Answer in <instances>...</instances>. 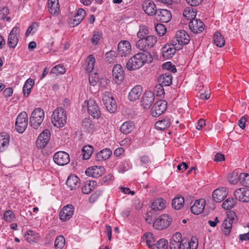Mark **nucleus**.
I'll return each instance as SVG.
<instances>
[{"label": "nucleus", "mask_w": 249, "mask_h": 249, "mask_svg": "<svg viewBox=\"0 0 249 249\" xmlns=\"http://www.w3.org/2000/svg\"><path fill=\"white\" fill-rule=\"evenodd\" d=\"M190 41V36L184 30L178 31L176 36L172 40V44L177 48L178 50H180L183 45H186Z\"/></svg>", "instance_id": "20e7f679"}, {"label": "nucleus", "mask_w": 249, "mask_h": 249, "mask_svg": "<svg viewBox=\"0 0 249 249\" xmlns=\"http://www.w3.org/2000/svg\"><path fill=\"white\" fill-rule=\"evenodd\" d=\"M168 241L165 239H160L155 243L150 249H166Z\"/></svg>", "instance_id": "ea45409f"}, {"label": "nucleus", "mask_w": 249, "mask_h": 249, "mask_svg": "<svg viewBox=\"0 0 249 249\" xmlns=\"http://www.w3.org/2000/svg\"><path fill=\"white\" fill-rule=\"evenodd\" d=\"M142 92V87L140 85H137L131 89L128 94V98L130 101H135L139 98Z\"/></svg>", "instance_id": "393cba45"}, {"label": "nucleus", "mask_w": 249, "mask_h": 249, "mask_svg": "<svg viewBox=\"0 0 249 249\" xmlns=\"http://www.w3.org/2000/svg\"><path fill=\"white\" fill-rule=\"evenodd\" d=\"M183 16L188 20L195 19L196 16V12L192 8H187L184 9Z\"/></svg>", "instance_id": "c03bdc74"}, {"label": "nucleus", "mask_w": 249, "mask_h": 249, "mask_svg": "<svg viewBox=\"0 0 249 249\" xmlns=\"http://www.w3.org/2000/svg\"><path fill=\"white\" fill-rule=\"evenodd\" d=\"M104 172V168L102 166H94L88 168L85 172L87 176L93 178H98L101 176Z\"/></svg>", "instance_id": "5701e85b"}, {"label": "nucleus", "mask_w": 249, "mask_h": 249, "mask_svg": "<svg viewBox=\"0 0 249 249\" xmlns=\"http://www.w3.org/2000/svg\"><path fill=\"white\" fill-rule=\"evenodd\" d=\"M74 208L71 205H68L63 208L59 213V218L62 221L69 220L73 214Z\"/></svg>", "instance_id": "2eb2a0df"}, {"label": "nucleus", "mask_w": 249, "mask_h": 249, "mask_svg": "<svg viewBox=\"0 0 249 249\" xmlns=\"http://www.w3.org/2000/svg\"><path fill=\"white\" fill-rule=\"evenodd\" d=\"M233 223L229 220L226 219L224 220L222 225L224 228L223 232L226 236H228L230 234Z\"/></svg>", "instance_id": "a18cd8bd"}, {"label": "nucleus", "mask_w": 249, "mask_h": 249, "mask_svg": "<svg viewBox=\"0 0 249 249\" xmlns=\"http://www.w3.org/2000/svg\"><path fill=\"white\" fill-rule=\"evenodd\" d=\"M172 220V218L168 215L162 214L154 221L153 226L158 230H162L170 226Z\"/></svg>", "instance_id": "423d86ee"}, {"label": "nucleus", "mask_w": 249, "mask_h": 249, "mask_svg": "<svg viewBox=\"0 0 249 249\" xmlns=\"http://www.w3.org/2000/svg\"><path fill=\"white\" fill-rule=\"evenodd\" d=\"M140 161L142 165H143L145 167L149 165L151 162V160L149 157L146 155L142 156L140 158Z\"/></svg>", "instance_id": "4d7b16f0"}, {"label": "nucleus", "mask_w": 249, "mask_h": 249, "mask_svg": "<svg viewBox=\"0 0 249 249\" xmlns=\"http://www.w3.org/2000/svg\"><path fill=\"white\" fill-rule=\"evenodd\" d=\"M143 240H145L146 245L150 249L155 243V240L153 236V234L150 232H147L144 234Z\"/></svg>", "instance_id": "79ce46f5"}, {"label": "nucleus", "mask_w": 249, "mask_h": 249, "mask_svg": "<svg viewBox=\"0 0 249 249\" xmlns=\"http://www.w3.org/2000/svg\"><path fill=\"white\" fill-rule=\"evenodd\" d=\"M204 24L199 19H193L189 23L190 30L194 33L199 34L204 30Z\"/></svg>", "instance_id": "412c9836"}, {"label": "nucleus", "mask_w": 249, "mask_h": 249, "mask_svg": "<svg viewBox=\"0 0 249 249\" xmlns=\"http://www.w3.org/2000/svg\"><path fill=\"white\" fill-rule=\"evenodd\" d=\"M239 180V176L236 172H234L229 178V181L231 184H235Z\"/></svg>", "instance_id": "0e129e2a"}, {"label": "nucleus", "mask_w": 249, "mask_h": 249, "mask_svg": "<svg viewBox=\"0 0 249 249\" xmlns=\"http://www.w3.org/2000/svg\"><path fill=\"white\" fill-rule=\"evenodd\" d=\"M115 52L113 51H110L108 52H107L105 54V56L107 59V61L109 62H113L114 60V58L115 57Z\"/></svg>", "instance_id": "13d9d810"}, {"label": "nucleus", "mask_w": 249, "mask_h": 249, "mask_svg": "<svg viewBox=\"0 0 249 249\" xmlns=\"http://www.w3.org/2000/svg\"><path fill=\"white\" fill-rule=\"evenodd\" d=\"M157 42V38L156 36L152 35L147 36L146 37L140 39L136 42V47L146 53L156 45Z\"/></svg>", "instance_id": "7ed1b4c3"}, {"label": "nucleus", "mask_w": 249, "mask_h": 249, "mask_svg": "<svg viewBox=\"0 0 249 249\" xmlns=\"http://www.w3.org/2000/svg\"><path fill=\"white\" fill-rule=\"evenodd\" d=\"M3 217L6 221L11 222L14 219V214L12 211L7 210L5 212Z\"/></svg>", "instance_id": "5fc2aeb1"}, {"label": "nucleus", "mask_w": 249, "mask_h": 249, "mask_svg": "<svg viewBox=\"0 0 249 249\" xmlns=\"http://www.w3.org/2000/svg\"><path fill=\"white\" fill-rule=\"evenodd\" d=\"M103 34L101 31H94L92 37L91 38V42L93 45H97L102 38Z\"/></svg>", "instance_id": "49530a36"}, {"label": "nucleus", "mask_w": 249, "mask_h": 249, "mask_svg": "<svg viewBox=\"0 0 249 249\" xmlns=\"http://www.w3.org/2000/svg\"><path fill=\"white\" fill-rule=\"evenodd\" d=\"M205 205V201L204 199L196 200L191 207V212L195 214H199L203 211Z\"/></svg>", "instance_id": "a878e982"}, {"label": "nucleus", "mask_w": 249, "mask_h": 249, "mask_svg": "<svg viewBox=\"0 0 249 249\" xmlns=\"http://www.w3.org/2000/svg\"><path fill=\"white\" fill-rule=\"evenodd\" d=\"M153 214V211L152 210H150L146 213L145 214V216L144 217L145 222L149 224H151L153 223V218L152 215Z\"/></svg>", "instance_id": "bf43d9fd"}, {"label": "nucleus", "mask_w": 249, "mask_h": 249, "mask_svg": "<svg viewBox=\"0 0 249 249\" xmlns=\"http://www.w3.org/2000/svg\"><path fill=\"white\" fill-rule=\"evenodd\" d=\"M167 103L164 100H160L156 102L151 109V115L157 117L162 114L166 109Z\"/></svg>", "instance_id": "1a4fd4ad"}, {"label": "nucleus", "mask_w": 249, "mask_h": 249, "mask_svg": "<svg viewBox=\"0 0 249 249\" xmlns=\"http://www.w3.org/2000/svg\"><path fill=\"white\" fill-rule=\"evenodd\" d=\"M171 116L165 117L161 120L156 122L155 124V127L160 130H164L168 128L171 124Z\"/></svg>", "instance_id": "b1692460"}, {"label": "nucleus", "mask_w": 249, "mask_h": 249, "mask_svg": "<svg viewBox=\"0 0 249 249\" xmlns=\"http://www.w3.org/2000/svg\"><path fill=\"white\" fill-rule=\"evenodd\" d=\"M152 56L149 53H140L131 57L126 63V68L129 71L138 69L146 63H150L152 61Z\"/></svg>", "instance_id": "f257e3e1"}, {"label": "nucleus", "mask_w": 249, "mask_h": 249, "mask_svg": "<svg viewBox=\"0 0 249 249\" xmlns=\"http://www.w3.org/2000/svg\"><path fill=\"white\" fill-rule=\"evenodd\" d=\"M89 113L94 118H98L101 112L98 106L93 100L89 99L87 102Z\"/></svg>", "instance_id": "aec40b11"}, {"label": "nucleus", "mask_w": 249, "mask_h": 249, "mask_svg": "<svg viewBox=\"0 0 249 249\" xmlns=\"http://www.w3.org/2000/svg\"><path fill=\"white\" fill-rule=\"evenodd\" d=\"M176 50L177 48L173 45H165L162 49V56L166 59H170L174 55Z\"/></svg>", "instance_id": "cd10ccee"}, {"label": "nucleus", "mask_w": 249, "mask_h": 249, "mask_svg": "<svg viewBox=\"0 0 249 249\" xmlns=\"http://www.w3.org/2000/svg\"><path fill=\"white\" fill-rule=\"evenodd\" d=\"M129 168V165L126 161H124L120 163L119 167V171L121 173H124Z\"/></svg>", "instance_id": "69168bd1"}, {"label": "nucleus", "mask_w": 249, "mask_h": 249, "mask_svg": "<svg viewBox=\"0 0 249 249\" xmlns=\"http://www.w3.org/2000/svg\"><path fill=\"white\" fill-rule=\"evenodd\" d=\"M87 65L86 66L87 71L90 73L94 69V66L95 62V59L93 55H90L88 56L87 59Z\"/></svg>", "instance_id": "a19ab883"}, {"label": "nucleus", "mask_w": 249, "mask_h": 249, "mask_svg": "<svg viewBox=\"0 0 249 249\" xmlns=\"http://www.w3.org/2000/svg\"><path fill=\"white\" fill-rule=\"evenodd\" d=\"M155 99L154 93L151 91H146L143 94L141 103L142 106L145 109L150 108Z\"/></svg>", "instance_id": "4468645a"}, {"label": "nucleus", "mask_w": 249, "mask_h": 249, "mask_svg": "<svg viewBox=\"0 0 249 249\" xmlns=\"http://www.w3.org/2000/svg\"><path fill=\"white\" fill-rule=\"evenodd\" d=\"M26 240L29 242H31L33 241V240L35 239V235L33 234V231H28L27 232V234L25 235Z\"/></svg>", "instance_id": "338daca9"}, {"label": "nucleus", "mask_w": 249, "mask_h": 249, "mask_svg": "<svg viewBox=\"0 0 249 249\" xmlns=\"http://www.w3.org/2000/svg\"><path fill=\"white\" fill-rule=\"evenodd\" d=\"M54 162L60 166L67 164L70 161L69 155L64 151H59L55 153L53 157Z\"/></svg>", "instance_id": "9d476101"}, {"label": "nucleus", "mask_w": 249, "mask_h": 249, "mask_svg": "<svg viewBox=\"0 0 249 249\" xmlns=\"http://www.w3.org/2000/svg\"><path fill=\"white\" fill-rule=\"evenodd\" d=\"M148 33V28L144 26H142L140 27V30L137 33V36L140 39L146 37Z\"/></svg>", "instance_id": "3c124183"}, {"label": "nucleus", "mask_w": 249, "mask_h": 249, "mask_svg": "<svg viewBox=\"0 0 249 249\" xmlns=\"http://www.w3.org/2000/svg\"><path fill=\"white\" fill-rule=\"evenodd\" d=\"M162 68L163 70L169 71L168 72L175 73L177 71V69L175 66L172 65L171 62H167L162 65Z\"/></svg>", "instance_id": "603ef678"}, {"label": "nucleus", "mask_w": 249, "mask_h": 249, "mask_svg": "<svg viewBox=\"0 0 249 249\" xmlns=\"http://www.w3.org/2000/svg\"><path fill=\"white\" fill-rule=\"evenodd\" d=\"M134 124L131 121H127L124 123L120 127V131L124 134L131 132L134 128Z\"/></svg>", "instance_id": "473e14b6"}, {"label": "nucleus", "mask_w": 249, "mask_h": 249, "mask_svg": "<svg viewBox=\"0 0 249 249\" xmlns=\"http://www.w3.org/2000/svg\"><path fill=\"white\" fill-rule=\"evenodd\" d=\"M66 71L65 68L62 65H58L57 66H54L52 68L51 71V73L53 74H62L64 73Z\"/></svg>", "instance_id": "8fccbe9b"}, {"label": "nucleus", "mask_w": 249, "mask_h": 249, "mask_svg": "<svg viewBox=\"0 0 249 249\" xmlns=\"http://www.w3.org/2000/svg\"><path fill=\"white\" fill-rule=\"evenodd\" d=\"M19 29L17 26L14 27L11 31L7 42V44L10 47L14 48L16 46L18 42L17 35L19 34Z\"/></svg>", "instance_id": "f3484780"}, {"label": "nucleus", "mask_w": 249, "mask_h": 249, "mask_svg": "<svg viewBox=\"0 0 249 249\" xmlns=\"http://www.w3.org/2000/svg\"><path fill=\"white\" fill-rule=\"evenodd\" d=\"M179 249H190V245L189 244V242L185 240H182L181 245L179 246Z\"/></svg>", "instance_id": "774afa93"}, {"label": "nucleus", "mask_w": 249, "mask_h": 249, "mask_svg": "<svg viewBox=\"0 0 249 249\" xmlns=\"http://www.w3.org/2000/svg\"><path fill=\"white\" fill-rule=\"evenodd\" d=\"M142 9L146 14L150 16L156 15L158 11L155 4L150 0H146L143 2Z\"/></svg>", "instance_id": "dca6fc26"}, {"label": "nucleus", "mask_w": 249, "mask_h": 249, "mask_svg": "<svg viewBox=\"0 0 249 249\" xmlns=\"http://www.w3.org/2000/svg\"><path fill=\"white\" fill-rule=\"evenodd\" d=\"M112 154V151L108 148L101 150L96 155L95 159L97 161L107 160Z\"/></svg>", "instance_id": "7c9ffc66"}, {"label": "nucleus", "mask_w": 249, "mask_h": 249, "mask_svg": "<svg viewBox=\"0 0 249 249\" xmlns=\"http://www.w3.org/2000/svg\"><path fill=\"white\" fill-rule=\"evenodd\" d=\"M214 43L218 47H222L225 45L224 37L219 32H215L213 36Z\"/></svg>", "instance_id": "58836bf2"}, {"label": "nucleus", "mask_w": 249, "mask_h": 249, "mask_svg": "<svg viewBox=\"0 0 249 249\" xmlns=\"http://www.w3.org/2000/svg\"><path fill=\"white\" fill-rule=\"evenodd\" d=\"M165 207V201L161 198L155 200L151 205L153 211H161Z\"/></svg>", "instance_id": "f704fd0d"}, {"label": "nucleus", "mask_w": 249, "mask_h": 249, "mask_svg": "<svg viewBox=\"0 0 249 249\" xmlns=\"http://www.w3.org/2000/svg\"><path fill=\"white\" fill-rule=\"evenodd\" d=\"M51 133L48 129H45L38 137L36 143L37 147L42 149L45 147L49 142Z\"/></svg>", "instance_id": "9b49d317"}, {"label": "nucleus", "mask_w": 249, "mask_h": 249, "mask_svg": "<svg viewBox=\"0 0 249 249\" xmlns=\"http://www.w3.org/2000/svg\"><path fill=\"white\" fill-rule=\"evenodd\" d=\"M66 184L71 190L75 189L80 186L79 179L75 175H70L68 178Z\"/></svg>", "instance_id": "c756f323"}, {"label": "nucleus", "mask_w": 249, "mask_h": 249, "mask_svg": "<svg viewBox=\"0 0 249 249\" xmlns=\"http://www.w3.org/2000/svg\"><path fill=\"white\" fill-rule=\"evenodd\" d=\"M182 240H185L182 239V235L180 232H176L171 238L170 241L173 242H181Z\"/></svg>", "instance_id": "052dcab7"}, {"label": "nucleus", "mask_w": 249, "mask_h": 249, "mask_svg": "<svg viewBox=\"0 0 249 249\" xmlns=\"http://www.w3.org/2000/svg\"><path fill=\"white\" fill-rule=\"evenodd\" d=\"M16 129L19 133H23L28 125V115L26 112L23 111L18 116L16 123Z\"/></svg>", "instance_id": "6e6552de"}, {"label": "nucleus", "mask_w": 249, "mask_h": 249, "mask_svg": "<svg viewBox=\"0 0 249 249\" xmlns=\"http://www.w3.org/2000/svg\"><path fill=\"white\" fill-rule=\"evenodd\" d=\"M44 118V112L40 108H36L32 112L30 117L31 125L35 129H37L41 124Z\"/></svg>", "instance_id": "39448f33"}, {"label": "nucleus", "mask_w": 249, "mask_h": 249, "mask_svg": "<svg viewBox=\"0 0 249 249\" xmlns=\"http://www.w3.org/2000/svg\"><path fill=\"white\" fill-rule=\"evenodd\" d=\"M112 78L117 84H120L124 78V72L123 67L120 64L115 65L112 70Z\"/></svg>", "instance_id": "ddd939ff"}, {"label": "nucleus", "mask_w": 249, "mask_h": 249, "mask_svg": "<svg viewBox=\"0 0 249 249\" xmlns=\"http://www.w3.org/2000/svg\"><path fill=\"white\" fill-rule=\"evenodd\" d=\"M236 201L233 198L227 199L222 204V207L224 209L229 210L232 208L236 204Z\"/></svg>", "instance_id": "de8ad7c7"}, {"label": "nucleus", "mask_w": 249, "mask_h": 249, "mask_svg": "<svg viewBox=\"0 0 249 249\" xmlns=\"http://www.w3.org/2000/svg\"><path fill=\"white\" fill-rule=\"evenodd\" d=\"M239 180L242 185L249 187V174L245 173H240Z\"/></svg>", "instance_id": "37998d69"}, {"label": "nucleus", "mask_w": 249, "mask_h": 249, "mask_svg": "<svg viewBox=\"0 0 249 249\" xmlns=\"http://www.w3.org/2000/svg\"><path fill=\"white\" fill-rule=\"evenodd\" d=\"M163 86L160 84L159 85L155 87L154 92H157L158 96L161 97L164 94V91L163 89Z\"/></svg>", "instance_id": "680f3d73"}, {"label": "nucleus", "mask_w": 249, "mask_h": 249, "mask_svg": "<svg viewBox=\"0 0 249 249\" xmlns=\"http://www.w3.org/2000/svg\"><path fill=\"white\" fill-rule=\"evenodd\" d=\"M226 219L229 220L230 221L232 222V223L235 222L237 220V215L233 211H230L227 213V217Z\"/></svg>", "instance_id": "6e6d98bb"}, {"label": "nucleus", "mask_w": 249, "mask_h": 249, "mask_svg": "<svg viewBox=\"0 0 249 249\" xmlns=\"http://www.w3.org/2000/svg\"><path fill=\"white\" fill-rule=\"evenodd\" d=\"M66 112L62 107L56 108L52 116V122L54 126L57 127L63 126L66 123Z\"/></svg>", "instance_id": "f03ea898"}, {"label": "nucleus", "mask_w": 249, "mask_h": 249, "mask_svg": "<svg viewBox=\"0 0 249 249\" xmlns=\"http://www.w3.org/2000/svg\"><path fill=\"white\" fill-rule=\"evenodd\" d=\"M184 203V198L181 196H178L177 197L172 200V205L175 209L179 210L183 206Z\"/></svg>", "instance_id": "e433bc0d"}, {"label": "nucleus", "mask_w": 249, "mask_h": 249, "mask_svg": "<svg viewBox=\"0 0 249 249\" xmlns=\"http://www.w3.org/2000/svg\"><path fill=\"white\" fill-rule=\"evenodd\" d=\"M156 19L161 22H168L171 18L172 15L170 12L166 9H159L157 11Z\"/></svg>", "instance_id": "6ab92c4d"}, {"label": "nucleus", "mask_w": 249, "mask_h": 249, "mask_svg": "<svg viewBox=\"0 0 249 249\" xmlns=\"http://www.w3.org/2000/svg\"><path fill=\"white\" fill-rule=\"evenodd\" d=\"M48 6L50 13L53 16H57L60 12L58 0H48Z\"/></svg>", "instance_id": "bb28decb"}, {"label": "nucleus", "mask_w": 249, "mask_h": 249, "mask_svg": "<svg viewBox=\"0 0 249 249\" xmlns=\"http://www.w3.org/2000/svg\"><path fill=\"white\" fill-rule=\"evenodd\" d=\"M172 75L170 72H166L158 77L159 83L162 86H169L172 84Z\"/></svg>", "instance_id": "c85d7f7f"}, {"label": "nucleus", "mask_w": 249, "mask_h": 249, "mask_svg": "<svg viewBox=\"0 0 249 249\" xmlns=\"http://www.w3.org/2000/svg\"><path fill=\"white\" fill-rule=\"evenodd\" d=\"M227 194L225 188H219L213 192V198L215 202L220 203L224 199Z\"/></svg>", "instance_id": "4be33fe9"}, {"label": "nucleus", "mask_w": 249, "mask_h": 249, "mask_svg": "<svg viewBox=\"0 0 249 249\" xmlns=\"http://www.w3.org/2000/svg\"><path fill=\"white\" fill-rule=\"evenodd\" d=\"M34 83L33 79L29 78L26 80L23 87V93L24 96L27 97L29 95Z\"/></svg>", "instance_id": "c9c22d12"}, {"label": "nucleus", "mask_w": 249, "mask_h": 249, "mask_svg": "<svg viewBox=\"0 0 249 249\" xmlns=\"http://www.w3.org/2000/svg\"><path fill=\"white\" fill-rule=\"evenodd\" d=\"M65 239L63 236H57L55 240L54 246L56 249H62L65 245Z\"/></svg>", "instance_id": "09e8293b"}, {"label": "nucleus", "mask_w": 249, "mask_h": 249, "mask_svg": "<svg viewBox=\"0 0 249 249\" xmlns=\"http://www.w3.org/2000/svg\"><path fill=\"white\" fill-rule=\"evenodd\" d=\"M83 20L82 18L79 17H76V16H74L73 19H71L70 22V25L71 27H75L78 25H79L80 22Z\"/></svg>", "instance_id": "e2e57ef3"}, {"label": "nucleus", "mask_w": 249, "mask_h": 249, "mask_svg": "<svg viewBox=\"0 0 249 249\" xmlns=\"http://www.w3.org/2000/svg\"><path fill=\"white\" fill-rule=\"evenodd\" d=\"M156 31L157 33L160 36H163L166 32V28L165 26L162 24H157L155 27Z\"/></svg>", "instance_id": "864d4df0"}, {"label": "nucleus", "mask_w": 249, "mask_h": 249, "mask_svg": "<svg viewBox=\"0 0 249 249\" xmlns=\"http://www.w3.org/2000/svg\"><path fill=\"white\" fill-rule=\"evenodd\" d=\"M83 159L86 160L89 159L93 152V147L88 145L84 146L82 149Z\"/></svg>", "instance_id": "4c0bfd02"}, {"label": "nucleus", "mask_w": 249, "mask_h": 249, "mask_svg": "<svg viewBox=\"0 0 249 249\" xmlns=\"http://www.w3.org/2000/svg\"><path fill=\"white\" fill-rule=\"evenodd\" d=\"M236 199L242 202H249V189L246 188L237 189L234 193Z\"/></svg>", "instance_id": "f8f14e48"}, {"label": "nucleus", "mask_w": 249, "mask_h": 249, "mask_svg": "<svg viewBox=\"0 0 249 249\" xmlns=\"http://www.w3.org/2000/svg\"><path fill=\"white\" fill-rule=\"evenodd\" d=\"M118 51L122 56L130 54L131 51L130 43L126 40L121 41L118 45Z\"/></svg>", "instance_id": "a211bd4d"}, {"label": "nucleus", "mask_w": 249, "mask_h": 249, "mask_svg": "<svg viewBox=\"0 0 249 249\" xmlns=\"http://www.w3.org/2000/svg\"><path fill=\"white\" fill-rule=\"evenodd\" d=\"M10 141L9 136L6 133L0 134V151L5 150L9 145Z\"/></svg>", "instance_id": "2f4dec72"}, {"label": "nucleus", "mask_w": 249, "mask_h": 249, "mask_svg": "<svg viewBox=\"0 0 249 249\" xmlns=\"http://www.w3.org/2000/svg\"><path fill=\"white\" fill-rule=\"evenodd\" d=\"M97 183L95 180H89L85 183L82 188V192L85 194H89L96 186Z\"/></svg>", "instance_id": "72a5a7b5"}, {"label": "nucleus", "mask_w": 249, "mask_h": 249, "mask_svg": "<svg viewBox=\"0 0 249 249\" xmlns=\"http://www.w3.org/2000/svg\"><path fill=\"white\" fill-rule=\"evenodd\" d=\"M102 100L107 110L110 113L114 112L117 109V104L111 93L108 91L104 93Z\"/></svg>", "instance_id": "0eeeda50"}]
</instances>
